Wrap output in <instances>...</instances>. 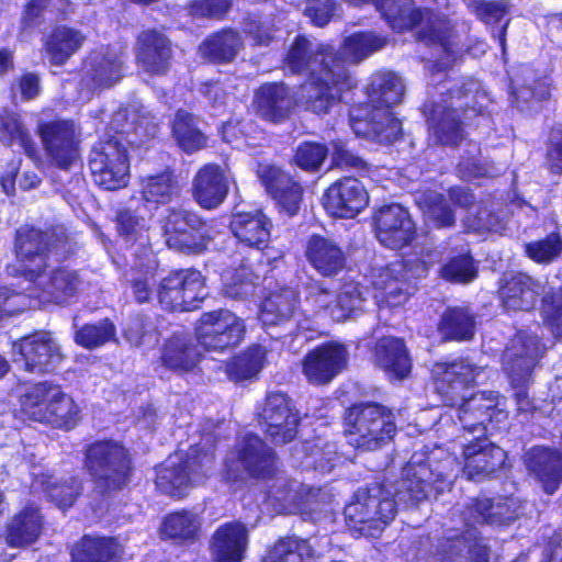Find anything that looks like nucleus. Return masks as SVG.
I'll use <instances>...</instances> for the list:
<instances>
[{
	"label": "nucleus",
	"instance_id": "nucleus-1",
	"mask_svg": "<svg viewBox=\"0 0 562 562\" xmlns=\"http://www.w3.org/2000/svg\"><path fill=\"white\" fill-rule=\"evenodd\" d=\"M483 373L468 360L436 363L432 369L435 387L445 403L459 405L457 416L464 431L462 446L463 465L443 450L436 448L422 463L413 460L404 468L403 479L394 491L375 484L356 492L352 502L345 507L348 526L366 537H378L396 514V504L406 506L427 498L432 488L441 493L449 487L452 477L462 472L469 480L481 477L501 469L506 452L484 438L487 425L502 423L507 413L499 408L493 393L467 395L469 387Z\"/></svg>",
	"mask_w": 562,
	"mask_h": 562
},
{
	"label": "nucleus",
	"instance_id": "nucleus-2",
	"mask_svg": "<svg viewBox=\"0 0 562 562\" xmlns=\"http://www.w3.org/2000/svg\"><path fill=\"white\" fill-rule=\"evenodd\" d=\"M244 474L267 481L266 502L278 514L301 513L313 496L311 488L278 471L273 451L254 434L240 437L225 459L227 480L237 481Z\"/></svg>",
	"mask_w": 562,
	"mask_h": 562
},
{
	"label": "nucleus",
	"instance_id": "nucleus-3",
	"mask_svg": "<svg viewBox=\"0 0 562 562\" xmlns=\"http://www.w3.org/2000/svg\"><path fill=\"white\" fill-rule=\"evenodd\" d=\"M335 59L330 46L313 43L304 36H297L291 45L285 68L293 74L308 76L299 89V102L305 104L306 110L326 113L342 91L352 88V78L342 65L336 64V69L331 68Z\"/></svg>",
	"mask_w": 562,
	"mask_h": 562
},
{
	"label": "nucleus",
	"instance_id": "nucleus-4",
	"mask_svg": "<svg viewBox=\"0 0 562 562\" xmlns=\"http://www.w3.org/2000/svg\"><path fill=\"white\" fill-rule=\"evenodd\" d=\"M405 92L401 77L392 71H379L372 75L368 88L371 104L353 108L350 112V126L356 135L389 144L398 138L401 122L390 108L398 104Z\"/></svg>",
	"mask_w": 562,
	"mask_h": 562
},
{
	"label": "nucleus",
	"instance_id": "nucleus-5",
	"mask_svg": "<svg viewBox=\"0 0 562 562\" xmlns=\"http://www.w3.org/2000/svg\"><path fill=\"white\" fill-rule=\"evenodd\" d=\"M34 274L24 279L27 285L22 286V292L0 288V319L27 308L65 304L77 293L80 283L75 271L53 268L48 262Z\"/></svg>",
	"mask_w": 562,
	"mask_h": 562
},
{
	"label": "nucleus",
	"instance_id": "nucleus-6",
	"mask_svg": "<svg viewBox=\"0 0 562 562\" xmlns=\"http://www.w3.org/2000/svg\"><path fill=\"white\" fill-rule=\"evenodd\" d=\"M449 95L445 98L440 92V99L425 104L430 135L441 145L456 146L463 139V120L459 112L463 111L464 120L482 112L483 104H475L485 99L484 93L477 90V83L469 81L462 88H448Z\"/></svg>",
	"mask_w": 562,
	"mask_h": 562
},
{
	"label": "nucleus",
	"instance_id": "nucleus-7",
	"mask_svg": "<svg viewBox=\"0 0 562 562\" xmlns=\"http://www.w3.org/2000/svg\"><path fill=\"white\" fill-rule=\"evenodd\" d=\"M438 259L436 250L423 248L403 260L373 268L370 278L376 305L380 308L403 305L412 293L411 281L424 278Z\"/></svg>",
	"mask_w": 562,
	"mask_h": 562
},
{
	"label": "nucleus",
	"instance_id": "nucleus-8",
	"mask_svg": "<svg viewBox=\"0 0 562 562\" xmlns=\"http://www.w3.org/2000/svg\"><path fill=\"white\" fill-rule=\"evenodd\" d=\"M376 9L390 26L398 32L415 29L420 41L439 44L446 60L435 67L446 69L454 60L456 54L449 40L450 23L439 15L414 8L412 0H375Z\"/></svg>",
	"mask_w": 562,
	"mask_h": 562
},
{
	"label": "nucleus",
	"instance_id": "nucleus-9",
	"mask_svg": "<svg viewBox=\"0 0 562 562\" xmlns=\"http://www.w3.org/2000/svg\"><path fill=\"white\" fill-rule=\"evenodd\" d=\"M21 411L30 419L53 427L71 429L79 419L80 409L58 385L38 383L21 398Z\"/></svg>",
	"mask_w": 562,
	"mask_h": 562
},
{
	"label": "nucleus",
	"instance_id": "nucleus-10",
	"mask_svg": "<svg viewBox=\"0 0 562 562\" xmlns=\"http://www.w3.org/2000/svg\"><path fill=\"white\" fill-rule=\"evenodd\" d=\"M85 467L95 488L108 493L124 487L131 477V458L126 448L115 440H99L88 446Z\"/></svg>",
	"mask_w": 562,
	"mask_h": 562
},
{
	"label": "nucleus",
	"instance_id": "nucleus-11",
	"mask_svg": "<svg viewBox=\"0 0 562 562\" xmlns=\"http://www.w3.org/2000/svg\"><path fill=\"white\" fill-rule=\"evenodd\" d=\"M394 416L387 408L368 404L352 407L346 416V435L351 446L375 450L393 438Z\"/></svg>",
	"mask_w": 562,
	"mask_h": 562
},
{
	"label": "nucleus",
	"instance_id": "nucleus-12",
	"mask_svg": "<svg viewBox=\"0 0 562 562\" xmlns=\"http://www.w3.org/2000/svg\"><path fill=\"white\" fill-rule=\"evenodd\" d=\"M542 355L543 347L539 344L538 337L525 331H519L504 351V370L515 389V398L520 412H528L531 408L526 386L530 381L532 369Z\"/></svg>",
	"mask_w": 562,
	"mask_h": 562
},
{
	"label": "nucleus",
	"instance_id": "nucleus-13",
	"mask_svg": "<svg viewBox=\"0 0 562 562\" xmlns=\"http://www.w3.org/2000/svg\"><path fill=\"white\" fill-rule=\"evenodd\" d=\"M89 168L94 183L104 190L125 188L130 181V161L119 136L97 143L89 156Z\"/></svg>",
	"mask_w": 562,
	"mask_h": 562
},
{
	"label": "nucleus",
	"instance_id": "nucleus-14",
	"mask_svg": "<svg viewBox=\"0 0 562 562\" xmlns=\"http://www.w3.org/2000/svg\"><path fill=\"white\" fill-rule=\"evenodd\" d=\"M157 296L166 311H193L207 296L204 277L195 269L173 271L159 283Z\"/></svg>",
	"mask_w": 562,
	"mask_h": 562
},
{
	"label": "nucleus",
	"instance_id": "nucleus-15",
	"mask_svg": "<svg viewBox=\"0 0 562 562\" xmlns=\"http://www.w3.org/2000/svg\"><path fill=\"white\" fill-rule=\"evenodd\" d=\"M212 460V452L206 451L201 454L198 447H191L186 461L182 452L178 451L158 469L156 485L165 494L182 497L192 484L199 482L200 473L204 472V468Z\"/></svg>",
	"mask_w": 562,
	"mask_h": 562
},
{
	"label": "nucleus",
	"instance_id": "nucleus-16",
	"mask_svg": "<svg viewBox=\"0 0 562 562\" xmlns=\"http://www.w3.org/2000/svg\"><path fill=\"white\" fill-rule=\"evenodd\" d=\"M245 322L229 310L202 314L195 326L198 342L206 350H224L237 346L245 336Z\"/></svg>",
	"mask_w": 562,
	"mask_h": 562
},
{
	"label": "nucleus",
	"instance_id": "nucleus-17",
	"mask_svg": "<svg viewBox=\"0 0 562 562\" xmlns=\"http://www.w3.org/2000/svg\"><path fill=\"white\" fill-rule=\"evenodd\" d=\"M299 420L291 400L280 392L270 393L258 412L261 430L277 445L286 443L296 436Z\"/></svg>",
	"mask_w": 562,
	"mask_h": 562
},
{
	"label": "nucleus",
	"instance_id": "nucleus-18",
	"mask_svg": "<svg viewBox=\"0 0 562 562\" xmlns=\"http://www.w3.org/2000/svg\"><path fill=\"white\" fill-rule=\"evenodd\" d=\"M162 229L169 248L189 254L203 251L210 240L206 224L195 213L184 210L171 211Z\"/></svg>",
	"mask_w": 562,
	"mask_h": 562
},
{
	"label": "nucleus",
	"instance_id": "nucleus-19",
	"mask_svg": "<svg viewBox=\"0 0 562 562\" xmlns=\"http://www.w3.org/2000/svg\"><path fill=\"white\" fill-rule=\"evenodd\" d=\"M431 554L440 562H488L487 549L480 543L476 528L464 524L463 529L445 530Z\"/></svg>",
	"mask_w": 562,
	"mask_h": 562
},
{
	"label": "nucleus",
	"instance_id": "nucleus-20",
	"mask_svg": "<svg viewBox=\"0 0 562 562\" xmlns=\"http://www.w3.org/2000/svg\"><path fill=\"white\" fill-rule=\"evenodd\" d=\"M37 134L49 161L60 168L68 169L78 158V137L72 121H40Z\"/></svg>",
	"mask_w": 562,
	"mask_h": 562
},
{
	"label": "nucleus",
	"instance_id": "nucleus-21",
	"mask_svg": "<svg viewBox=\"0 0 562 562\" xmlns=\"http://www.w3.org/2000/svg\"><path fill=\"white\" fill-rule=\"evenodd\" d=\"M12 350L14 362L22 363L29 372L52 371L63 358L58 344L46 331L23 337L13 344Z\"/></svg>",
	"mask_w": 562,
	"mask_h": 562
},
{
	"label": "nucleus",
	"instance_id": "nucleus-22",
	"mask_svg": "<svg viewBox=\"0 0 562 562\" xmlns=\"http://www.w3.org/2000/svg\"><path fill=\"white\" fill-rule=\"evenodd\" d=\"M348 358L345 345L337 341L322 344L305 355L302 372L311 384H327L347 367Z\"/></svg>",
	"mask_w": 562,
	"mask_h": 562
},
{
	"label": "nucleus",
	"instance_id": "nucleus-23",
	"mask_svg": "<svg viewBox=\"0 0 562 562\" xmlns=\"http://www.w3.org/2000/svg\"><path fill=\"white\" fill-rule=\"evenodd\" d=\"M368 204V191L356 178L337 180L324 194V207L333 217L355 218Z\"/></svg>",
	"mask_w": 562,
	"mask_h": 562
},
{
	"label": "nucleus",
	"instance_id": "nucleus-24",
	"mask_svg": "<svg viewBox=\"0 0 562 562\" xmlns=\"http://www.w3.org/2000/svg\"><path fill=\"white\" fill-rule=\"evenodd\" d=\"M375 234L386 248L401 249L413 240L415 226L404 207L390 204L381 207L375 215Z\"/></svg>",
	"mask_w": 562,
	"mask_h": 562
},
{
	"label": "nucleus",
	"instance_id": "nucleus-25",
	"mask_svg": "<svg viewBox=\"0 0 562 562\" xmlns=\"http://www.w3.org/2000/svg\"><path fill=\"white\" fill-rule=\"evenodd\" d=\"M258 177L267 192L273 198L281 211L290 216L299 212L303 189L288 173L272 165H259Z\"/></svg>",
	"mask_w": 562,
	"mask_h": 562
},
{
	"label": "nucleus",
	"instance_id": "nucleus-26",
	"mask_svg": "<svg viewBox=\"0 0 562 562\" xmlns=\"http://www.w3.org/2000/svg\"><path fill=\"white\" fill-rule=\"evenodd\" d=\"M15 251L21 273L26 279L46 266L53 249L48 247L47 234L24 226L16 233Z\"/></svg>",
	"mask_w": 562,
	"mask_h": 562
},
{
	"label": "nucleus",
	"instance_id": "nucleus-27",
	"mask_svg": "<svg viewBox=\"0 0 562 562\" xmlns=\"http://www.w3.org/2000/svg\"><path fill=\"white\" fill-rule=\"evenodd\" d=\"M228 190V172L218 165H204L193 178V198L205 210L218 207L226 199Z\"/></svg>",
	"mask_w": 562,
	"mask_h": 562
},
{
	"label": "nucleus",
	"instance_id": "nucleus-28",
	"mask_svg": "<svg viewBox=\"0 0 562 562\" xmlns=\"http://www.w3.org/2000/svg\"><path fill=\"white\" fill-rule=\"evenodd\" d=\"M296 292L286 288L271 293L262 303L259 319L265 327L284 326L289 333L305 329L296 312Z\"/></svg>",
	"mask_w": 562,
	"mask_h": 562
},
{
	"label": "nucleus",
	"instance_id": "nucleus-29",
	"mask_svg": "<svg viewBox=\"0 0 562 562\" xmlns=\"http://www.w3.org/2000/svg\"><path fill=\"white\" fill-rule=\"evenodd\" d=\"M171 46L168 38L156 30L142 32L137 40L138 67L149 75H164L170 67Z\"/></svg>",
	"mask_w": 562,
	"mask_h": 562
},
{
	"label": "nucleus",
	"instance_id": "nucleus-30",
	"mask_svg": "<svg viewBox=\"0 0 562 562\" xmlns=\"http://www.w3.org/2000/svg\"><path fill=\"white\" fill-rule=\"evenodd\" d=\"M294 104H300L306 109V105L299 102V92L296 99L290 90L282 83H266L261 86L254 97L252 106L257 114L269 122H281L289 116Z\"/></svg>",
	"mask_w": 562,
	"mask_h": 562
},
{
	"label": "nucleus",
	"instance_id": "nucleus-31",
	"mask_svg": "<svg viewBox=\"0 0 562 562\" xmlns=\"http://www.w3.org/2000/svg\"><path fill=\"white\" fill-rule=\"evenodd\" d=\"M248 548V530L239 521L221 525L213 533L210 550L214 562H241Z\"/></svg>",
	"mask_w": 562,
	"mask_h": 562
},
{
	"label": "nucleus",
	"instance_id": "nucleus-32",
	"mask_svg": "<svg viewBox=\"0 0 562 562\" xmlns=\"http://www.w3.org/2000/svg\"><path fill=\"white\" fill-rule=\"evenodd\" d=\"M272 223L261 210L241 211L233 215L231 229L246 246L262 249L270 241Z\"/></svg>",
	"mask_w": 562,
	"mask_h": 562
},
{
	"label": "nucleus",
	"instance_id": "nucleus-33",
	"mask_svg": "<svg viewBox=\"0 0 562 562\" xmlns=\"http://www.w3.org/2000/svg\"><path fill=\"white\" fill-rule=\"evenodd\" d=\"M525 463L548 494L557 491L562 482V456L559 451L533 447L526 453Z\"/></svg>",
	"mask_w": 562,
	"mask_h": 562
},
{
	"label": "nucleus",
	"instance_id": "nucleus-34",
	"mask_svg": "<svg viewBox=\"0 0 562 562\" xmlns=\"http://www.w3.org/2000/svg\"><path fill=\"white\" fill-rule=\"evenodd\" d=\"M124 50L115 46L92 53L86 65V76L95 88H108L122 78Z\"/></svg>",
	"mask_w": 562,
	"mask_h": 562
},
{
	"label": "nucleus",
	"instance_id": "nucleus-35",
	"mask_svg": "<svg viewBox=\"0 0 562 562\" xmlns=\"http://www.w3.org/2000/svg\"><path fill=\"white\" fill-rule=\"evenodd\" d=\"M305 256L310 265L324 277L337 274L346 265V256L340 246L317 235L308 239Z\"/></svg>",
	"mask_w": 562,
	"mask_h": 562
},
{
	"label": "nucleus",
	"instance_id": "nucleus-36",
	"mask_svg": "<svg viewBox=\"0 0 562 562\" xmlns=\"http://www.w3.org/2000/svg\"><path fill=\"white\" fill-rule=\"evenodd\" d=\"M538 284L525 273H509L503 278L499 297L507 311H528L538 296Z\"/></svg>",
	"mask_w": 562,
	"mask_h": 562
},
{
	"label": "nucleus",
	"instance_id": "nucleus-37",
	"mask_svg": "<svg viewBox=\"0 0 562 562\" xmlns=\"http://www.w3.org/2000/svg\"><path fill=\"white\" fill-rule=\"evenodd\" d=\"M385 45L386 38L373 32L353 33L344 40L339 54L331 52V56L336 58V61L331 63V68L336 69V64H340L348 71L347 64L357 65ZM348 76L350 77V75Z\"/></svg>",
	"mask_w": 562,
	"mask_h": 562
},
{
	"label": "nucleus",
	"instance_id": "nucleus-38",
	"mask_svg": "<svg viewBox=\"0 0 562 562\" xmlns=\"http://www.w3.org/2000/svg\"><path fill=\"white\" fill-rule=\"evenodd\" d=\"M375 362L390 378L402 380L411 371V360L402 339L381 338L374 349Z\"/></svg>",
	"mask_w": 562,
	"mask_h": 562
},
{
	"label": "nucleus",
	"instance_id": "nucleus-39",
	"mask_svg": "<svg viewBox=\"0 0 562 562\" xmlns=\"http://www.w3.org/2000/svg\"><path fill=\"white\" fill-rule=\"evenodd\" d=\"M86 36L77 29L58 26L45 41V53L50 64L64 65L85 44Z\"/></svg>",
	"mask_w": 562,
	"mask_h": 562
},
{
	"label": "nucleus",
	"instance_id": "nucleus-40",
	"mask_svg": "<svg viewBox=\"0 0 562 562\" xmlns=\"http://www.w3.org/2000/svg\"><path fill=\"white\" fill-rule=\"evenodd\" d=\"M123 549L113 538L85 536L72 550V562H119Z\"/></svg>",
	"mask_w": 562,
	"mask_h": 562
},
{
	"label": "nucleus",
	"instance_id": "nucleus-41",
	"mask_svg": "<svg viewBox=\"0 0 562 562\" xmlns=\"http://www.w3.org/2000/svg\"><path fill=\"white\" fill-rule=\"evenodd\" d=\"M512 502L498 501L494 503L490 498L476 499L472 505L467 508L462 514L465 526H473L480 524H508L515 518L514 510H512Z\"/></svg>",
	"mask_w": 562,
	"mask_h": 562
},
{
	"label": "nucleus",
	"instance_id": "nucleus-42",
	"mask_svg": "<svg viewBox=\"0 0 562 562\" xmlns=\"http://www.w3.org/2000/svg\"><path fill=\"white\" fill-rule=\"evenodd\" d=\"M161 361L171 370L190 371L199 361V352L187 335L175 334L162 346Z\"/></svg>",
	"mask_w": 562,
	"mask_h": 562
},
{
	"label": "nucleus",
	"instance_id": "nucleus-43",
	"mask_svg": "<svg viewBox=\"0 0 562 562\" xmlns=\"http://www.w3.org/2000/svg\"><path fill=\"white\" fill-rule=\"evenodd\" d=\"M140 194L145 209H156L159 204H167L179 193L176 181L170 172H161L140 179Z\"/></svg>",
	"mask_w": 562,
	"mask_h": 562
},
{
	"label": "nucleus",
	"instance_id": "nucleus-44",
	"mask_svg": "<svg viewBox=\"0 0 562 562\" xmlns=\"http://www.w3.org/2000/svg\"><path fill=\"white\" fill-rule=\"evenodd\" d=\"M317 559L310 540L290 537L277 541L262 562H317Z\"/></svg>",
	"mask_w": 562,
	"mask_h": 562
},
{
	"label": "nucleus",
	"instance_id": "nucleus-45",
	"mask_svg": "<svg viewBox=\"0 0 562 562\" xmlns=\"http://www.w3.org/2000/svg\"><path fill=\"white\" fill-rule=\"evenodd\" d=\"M42 529V517L37 508L26 507L11 521L8 528V542L22 547L34 542Z\"/></svg>",
	"mask_w": 562,
	"mask_h": 562
},
{
	"label": "nucleus",
	"instance_id": "nucleus-46",
	"mask_svg": "<svg viewBox=\"0 0 562 562\" xmlns=\"http://www.w3.org/2000/svg\"><path fill=\"white\" fill-rule=\"evenodd\" d=\"M510 90L517 105L524 110L520 103L540 101L549 95V85L546 79L535 80L533 71L528 66H522L519 74L510 78Z\"/></svg>",
	"mask_w": 562,
	"mask_h": 562
},
{
	"label": "nucleus",
	"instance_id": "nucleus-47",
	"mask_svg": "<svg viewBox=\"0 0 562 562\" xmlns=\"http://www.w3.org/2000/svg\"><path fill=\"white\" fill-rule=\"evenodd\" d=\"M243 47L240 35L233 30L218 32L200 45L203 57L214 61H231Z\"/></svg>",
	"mask_w": 562,
	"mask_h": 562
},
{
	"label": "nucleus",
	"instance_id": "nucleus-48",
	"mask_svg": "<svg viewBox=\"0 0 562 562\" xmlns=\"http://www.w3.org/2000/svg\"><path fill=\"white\" fill-rule=\"evenodd\" d=\"M0 140L8 146L16 144L32 159L38 157L35 142L14 113L0 114Z\"/></svg>",
	"mask_w": 562,
	"mask_h": 562
},
{
	"label": "nucleus",
	"instance_id": "nucleus-49",
	"mask_svg": "<svg viewBox=\"0 0 562 562\" xmlns=\"http://www.w3.org/2000/svg\"><path fill=\"white\" fill-rule=\"evenodd\" d=\"M172 134L178 145L186 153L200 150L206 145V136L196 126V119L182 110H179L176 114Z\"/></svg>",
	"mask_w": 562,
	"mask_h": 562
},
{
	"label": "nucleus",
	"instance_id": "nucleus-50",
	"mask_svg": "<svg viewBox=\"0 0 562 562\" xmlns=\"http://www.w3.org/2000/svg\"><path fill=\"white\" fill-rule=\"evenodd\" d=\"M474 317L463 307L448 308L442 315L439 331L447 339L469 340L474 335Z\"/></svg>",
	"mask_w": 562,
	"mask_h": 562
},
{
	"label": "nucleus",
	"instance_id": "nucleus-51",
	"mask_svg": "<svg viewBox=\"0 0 562 562\" xmlns=\"http://www.w3.org/2000/svg\"><path fill=\"white\" fill-rule=\"evenodd\" d=\"M42 487L47 497L59 508L70 507L80 492V484L75 477L65 481L48 475L36 479L33 487Z\"/></svg>",
	"mask_w": 562,
	"mask_h": 562
},
{
	"label": "nucleus",
	"instance_id": "nucleus-52",
	"mask_svg": "<svg viewBox=\"0 0 562 562\" xmlns=\"http://www.w3.org/2000/svg\"><path fill=\"white\" fill-rule=\"evenodd\" d=\"M266 351L260 346L248 348L235 357L226 368L231 380L236 382L252 379L262 369Z\"/></svg>",
	"mask_w": 562,
	"mask_h": 562
},
{
	"label": "nucleus",
	"instance_id": "nucleus-53",
	"mask_svg": "<svg viewBox=\"0 0 562 562\" xmlns=\"http://www.w3.org/2000/svg\"><path fill=\"white\" fill-rule=\"evenodd\" d=\"M337 294V304L330 311L335 322L347 319L351 313L362 307L368 290L355 281L345 282Z\"/></svg>",
	"mask_w": 562,
	"mask_h": 562
},
{
	"label": "nucleus",
	"instance_id": "nucleus-54",
	"mask_svg": "<svg viewBox=\"0 0 562 562\" xmlns=\"http://www.w3.org/2000/svg\"><path fill=\"white\" fill-rule=\"evenodd\" d=\"M201 521L191 512H176L168 515L162 522L164 536L178 540H192L196 537Z\"/></svg>",
	"mask_w": 562,
	"mask_h": 562
},
{
	"label": "nucleus",
	"instance_id": "nucleus-55",
	"mask_svg": "<svg viewBox=\"0 0 562 562\" xmlns=\"http://www.w3.org/2000/svg\"><path fill=\"white\" fill-rule=\"evenodd\" d=\"M117 231L126 241H138L144 246L148 241L147 214L131 209L121 211L117 215Z\"/></svg>",
	"mask_w": 562,
	"mask_h": 562
},
{
	"label": "nucleus",
	"instance_id": "nucleus-56",
	"mask_svg": "<svg viewBox=\"0 0 562 562\" xmlns=\"http://www.w3.org/2000/svg\"><path fill=\"white\" fill-rule=\"evenodd\" d=\"M416 200L425 217L435 226L445 227L454 223V215L441 194L424 192Z\"/></svg>",
	"mask_w": 562,
	"mask_h": 562
},
{
	"label": "nucleus",
	"instance_id": "nucleus-57",
	"mask_svg": "<svg viewBox=\"0 0 562 562\" xmlns=\"http://www.w3.org/2000/svg\"><path fill=\"white\" fill-rule=\"evenodd\" d=\"M223 293L232 299H241L254 292V276L249 267L227 269L222 274Z\"/></svg>",
	"mask_w": 562,
	"mask_h": 562
},
{
	"label": "nucleus",
	"instance_id": "nucleus-58",
	"mask_svg": "<svg viewBox=\"0 0 562 562\" xmlns=\"http://www.w3.org/2000/svg\"><path fill=\"white\" fill-rule=\"evenodd\" d=\"M115 327L108 319L95 325H85L76 331L75 340L78 345L93 349L114 339Z\"/></svg>",
	"mask_w": 562,
	"mask_h": 562
},
{
	"label": "nucleus",
	"instance_id": "nucleus-59",
	"mask_svg": "<svg viewBox=\"0 0 562 562\" xmlns=\"http://www.w3.org/2000/svg\"><path fill=\"white\" fill-rule=\"evenodd\" d=\"M441 277L450 282L468 283L476 277V267L469 254L451 257L440 269Z\"/></svg>",
	"mask_w": 562,
	"mask_h": 562
},
{
	"label": "nucleus",
	"instance_id": "nucleus-60",
	"mask_svg": "<svg viewBox=\"0 0 562 562\" xmlns=\"http://www.w3.org/2000/svg\"><path fill=\"white\" fill-rule=\"evenodd\" d=\"M562 252V241L558 234H551L544 239L526 245L527 256L536 262L548 263Z\"/></svg>",
	"mask_w": 562,
	"mask_h": 562
},
{
	"label": "nucleus",
	"instance_id": "nucleus-61",
	"mask_svg": "<svg viewBox=\"0 0 562 562\" xmlns=\"http://www.w3.org/2000/svg\"><path fill=\"white\" fill-rule=\"evenodd\" d=\"M326 156L325 146L317 143H303L296 149L294 162L306 171H314L321 167Z\"/></svg>",
	"mask_w": 562,
	"mask_h": 562
},
{
	"label": "nucleus",
	"instance_id": "nucleus-62",
	"mask_svg": "<svg viewBox=\"0 0 562 562\" xmlns=\"http://www.w3.org/2000/svg\"><path fill=\"white\" fill-rule=\"evenodd\" d=\"M305 302L315 314L324 313L330 317V311L337 304V294L325 289L322 283L316 282L311 285Z\"/></svg>",
	"mask_w": 562,
	"mask_h": 562
},
{
	"label": "nucleus",
	"instance_id": "nucleus-63",
	"mask_svg": "<svg viewBox=\"0 0 562 562\" xmlns=\"http://www.w3.org/2000/svg\"><path fill=\"white\" fill-rule=\"evenodd\" d=\"M476 213L473 217H467V226L473 231H490L502 233L506 229L499 215L494 214L487 207L475 206Z\"/></svg>",
	"mask_w": 562,
	"mask_h": 562
},
{
	"label": "nucleus",
	"instance_id": "nucleus-64",
	"mask_svg": "<svg viewBox=\"0 0 562 562\" xmlns=\"http://www.w3.org/2000/svg\"><path fill=\"white\" fill-rule=\"evenodd\" d=\"M543 313L557 336H562V288L543 299Z\"/></svg>",
	"mask_w": 562,
	"mask_h": 562
}]
</instances>
